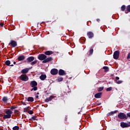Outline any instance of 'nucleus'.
<instances>
[{
	"mask_svg": "<svg viewBox=\"0 0 130 130\" xmlns=\"http://www.w3.org/2000/svg\"><path fill=\"white\" fill-rule=\"evenodd\" d=\"M95 104H96V105H98V106L101 105V103H95Z\"/></svg>",
	"mask_w": 130,
	"mask_h": 130,
	"instance_id": "c03bdc74",
	"label": "nucleus"
},
{
	"mask_svg": "<svg viewBox=\"0 0 130 130\" xmlns=\"http://www.w3.org/2000/svg\"><path fill=\"white\" fill-rule=\"evenodd\" d=\"M40 79L41 81H44L46 79V75L42 74L40 76Z\"/></svg>",
	"mask_w": 130,
	"mask_h": 130,
	"instance_id": "a211bd4d",
	"label": "nucleus"
},
{
	"mask_svg": "<svg viewBox=\"0 0 130 130\" xmlns=\"http://www.w3.org/2000/svg\"><path fill=\"white\" fill-rule=\"evenodd\" d=\"M27 113H28L29 114L31 115V114H33V113H34V112H33V111H32V110H29V111H27Z\"/></svg>",
	"mask_w": 130,
	"mask_h": 130,
	"instance_id": "e433bc0d",
	"label": "nucleus"
},
{
	"mask_svg": "<svg viewBox=\"0 0 130 130\" xmlns=\"http://www.w3.org/2000/svg\"><path fill=\"white\" fill-rule=\"evenodd\" d=\"M19 79L22 82H27L29 80V77L26 74H22L19 76Z\"/></svg>",
	"mask_w": 130,
	"mask_h": 130,
	"instance_id": "7ed1b4c3",
	"label": "nucleus"
},
{
	"mask_svg": "<svg viewBox=\"0 0 130 130\" xmlns=\"http://www.w3.org/2000/svg\"><path fill=\"white\" fill-rule=\"evenodd\" d=\"M39 98V96L38 95H36V99H38Z\"/></svg>",
	"mask_w": 130,
	"mask_h": 130,
	"instance_id": "a18cd8bd",
	"label": "nucleus"
},
{
	"mask_svg": "<svg viewBox=\"0 0 130 130\" xmlns=\"http://www.w3.org/2000/svg\"><path fill=\"white\" fill-rule=\"evenodd\" d=\"M18 107L17 106H12L11 107V109L13 110V109H16V108H17Z\"/></svg>",
	"mask_w": 130,
	"mask_h": 130,
	"instance_id": "4c0bfd02",
	"label": "nucleus"
},
{
	"mask_svg": "<svg viewBox=\"0 0 130 130\" xmlns=\"http://www.w3.org/2000/svg\"><path fill=\"white\" fill-rule=\"evenodd\" d=\"M130 12V5H128L126 7V10L125 11V14H128Z\"/></svg>",
	"mask_w": 130,
	"mask_h": 130,
	"instance_id": "aec40b11",
	"label": "nucleus"
},
{
	"mask_svg": "<svg viewBox=\"0 0 130 130\" xmlns=\"http://www.w3.org/2000/svg\"><path fill=\"white\" fill-rule=\"evenodd\" d=\"M29 110H30V106L27 107L23 109L24 112H28V111H29Z\"/></svg>",
	"mask_w": 130,
	"mask_h": 130,
	"instance_id": "5701e85b",
	"label": "nucleus"
},
{
	"mask_svg": "<svg viewBox=\"0 0 130 130\" xmlns=\"http://www.w3.org/2000/svg\"><path fill=\"white\" fill-rule=\"evenodd\" d=\"M20 127L19 126H15L14 127H13L12 129L13 130H19Z\"/></svg>",
	"mask_w": 130,
	"mask_h": 130,
	"instance_id": "2f4dec72",
	"label": "nucleus"
},
{
	"mask_svg": "<svg viewBox=\"0 0 130 130\" xmlns=\"http://www.w3.org/2000/svg\"><path fill=\"white\" fill-rule=\"evenodd\" d=\"M96 21H97V22H100V19L98 18V19H96Z\"/></svg>",
	"mask_w": 130,
	"mask_h": 130,
	"instance_id": "49530a36",
	"label": "nucleus"
},
{
	"mask_svg": "<svg viewBox=\"0 0 130 130\" xmlns=\"http://www.w3.org/2000/svg\"><path fill=\"white\" fill-rule=\"evenodd\" d=\"M104 89V87H100L98 88V92H101V91H103Z\"/></svg>",
	"mask_w": 130,
	"mask_h": 130,
	"instance_id": "7c9ffc66",
	"label": "nucleus"
},
{
	"mask_svg": "<svg viewBox=\"0 0 130 130\" xmlns=\"http://www.w3.org/2000/svg\"><path fill=\"white\" fill-rule=\"evenodd\" d=\"M36 118H37V117L36 116H34L31 117L30 120L31 121H33L34 120H37V119Z\"/></svg>",
	"mask_w": 130,
	"mask_h": 130,
	"instance_id": "cd10ccee",
	"label": "nucleus"
},
{
	"mask_svg": "<svg viewBox=\"0 0 130 130\" xmlns=\"http://www.w3.org/2000/svg\"><path fill=\"white\" fill-rule=\"evenodd\" d=\"M14 113H15V114H17V115H18V116H19V115H20V114H21V113H20V111H19V110H15L14 111Z\"/></svg>",
	"mask_w": 130,
	"mask_h": 130,
	"instance_id": "bb28decb",
	"label": "nucleus"
},
{
	"mask_svg": "<svg viewBox=\"0 0 130 130\" xmlns=\"http://www.w3.org/2000/svg\"><path fill=\"white\" fill-rule=\"evenodd\" d=\"M52 57H49L48 58H46L45 59H44L43 61V63H47V62H49V61H52Z\"/></svg>",
	"mask_w": 130,
	"mask_h": 130,
	"instance_id": "9d476101",
	"label": "nucleus"
},
{
	"mask_svg": "<svg viewBox=\"0 0 130 130\" xmlns=\"http://www.w3.org/2000/svg\"><path fill=\"white\" fill-rule=\"evenodd\" d=\"M24 59H25V56L22 55H20L18 57V60L19 61H21L22 60H24Z\"/></svg>",
	"mask_w": 130,
	"mask_h": 130,
	"instance_id": "6ab92c4d",
	"label": "nucleus"
},
{
	"mask_svg": "<svg viewBox=\"0 0 130 130\" xmlns=\"http://www.w3.org/2000/svg\"><path fill=\"white\" fill-rule=\"evenodd\" d=\"M50 73L53 76H55L58 74V70L56 69H53L51 70Z\"/></svg>",
	"mask_w": 130,
	"mask_h": 130,
	"instance_id": "6e6552de",
	"label": "nucleus"
},
{
	"mask_svg": "<svg viewBox=\"0 0 130 130\" xmlns=\"http://www.w3.org/2000/svg\"><path fill=\"white\" fill-rule=\"evenodd\" d=\"M97 110H99V108H98Z\"/></svg>",
	"mask_w": 130,
	"mask_h": 130,
	"instance_id": "864d4df0",
	"label": "nucleus"
},
{
	"mask_svg": "<svg viewBox=\"0 0 130 130\" xmlns=\"http://www.w3.org/2000/svg\"><path fill=\"white\" fill-rule=\"evenodd\" d=\"M27 101L28 102H33L34 101V98L33 97H28L27 98Z\"/></svg>",
	"mask_w": 130,
	"mask_h": 130,
	"instance_id": "b1692460",
	"label": "nucleus"
},
{
	"mask_svg": "<svg viewBox=\"0 0 130 130\" xmlns=\"http://www.w3.org/2000/svg\"><path fill=\"white\" fill-rule=\"evenodd\" d=\"M95 45H96L95 44H93L92 47H91V48H93L94 46H95Z\"/></svg>",
	"mask_w": 130,
	"mask_h": 130,
	"instance_id": "de8ad7c7",
	"label": "nucleus"
},
{
	"mask_svg": "<svg viewBox=\"0 0 130 130\" xmlns=\"http://www.w3.org/2000/svg\"><path fill=\"white\" fill-rule=\"evenodd\" d=\"M116 80H115V82H116V81H117L118 80H119V77H117V76L116 77Z\"/></svg>",
	"mask_w": 130,
	"mask_h": 130,
	"instance_id": "79ce46f5",
	"label": "nucleus"
},
{
	"mask_svg": "<svg viewBox=\"0 0 130 130\" xmlns=\"http://www.w3.org/2000/svg\"><path fill=\"white\" fill-rule=\"evenodd\" d=\"M14 64H16V61L13 62Z\"/></svg>",
	"mask_w": 130,
	"mask_h": 130,
	"instance_id": "3c124183",
	"label": "nucleus"
},
{
	"mask_svg": "<svg viewBox=\"0 0 130 130\" xmlns=\"http://www.w3.org/2000/svg\"><path fill=\"white\" fill-rule=\"evenodd\" d=\"M128 117H130V112L127 113Z\"/></svg>",
	"mask_w": 130,
	"mask_h": 130,
	"instance_id": "37998d69",
	"label": "nucleus"
},
{
	"mask_svg": "<svg viewBox=\"0 0 130 130\" xmlns=\"http://www.w3.org/2000/svg\"><path fill=\"white\" fill-rule=\"evenodd\" d=\"M26 60L27 62H32V61L34 60V57L29 56L26 59Z\"/></svg>",
	"mask_w": 130,
	"mask_h": 130,
	"instance_id": "4468645a",
	"label": "nucleus"
},
{
	"mask_svg": "<svg viewBox=\"0 0 130 130\" xmlns=\"http://www.w3.org/2000/svg\"><path fill=\"white\" fill-rule=\"evenodd\" d=\"M103 70H105L104 72H109V68L107 66H104L103 68Z\"/></svg>",
	"mask_w": 130,
	"mask_h": 130,
	"instance_id": "393cba45",
	"label": "nucleus"
},
{
	"mask_svg": "<svg viewBox=\"0 0 130 130\" xmlns=\"http://www.w3.org/2000/svg\"><path fill=\"white\" fill-rule=\"evenodd\" d=\"M57 80L58 82H61V81H63V78L58 77V78Z\"/></svg>",
	"mask_w": 130,
	"mask_h": 130,
	"instance_id": "473e14b6",
	"label": "nucleus"
},
{
	"mask_svg": "<svg viewBox=\"0 0 130 130\" xmlns=\"http://www.w3.org/2000/svg\"><path fill=\"white\" fill-rule=\"evenodd\" d=\"M93 49H91L89 50V55H91V54H93Z\"/></svg>",
	"mask_w": 130,
	"mask_h": 130,
	"instance_id": "72a5a7b5",
	"label": "nucleus"
},
{
	"mask_svg": "<svg viewBox=\"0 0 130 130\" xmlns=\"http://www.w3.org/2000/svg\"><path fill=\"white\" fill-rule=\"evenodd\" d=\"M118 117L119 119H127L128 118L127 115H125L124 113H120L118 114Z\"/></svg>",
	"mask_w": 130,
	"mask_h": 130,
	"instance_id": "20e7f679",
	"label": "nucleus"
},
{
	"mask_svg": "<svg viewBox=\"0 0 130 130\" xmlns=\"http://www.w3.org/2000/svg\"><path fill=\"white\" fill-rule=\"evenodd\" d=\"M54 99V96L51 95L49 98L46 99L45 101V102H49V101H51V100H52V99Z\"/></svg>",
	"mask_w": 130,
	"mask_h": 130,
	"instance_id": "2eb2a0df",
	"label": "nucleus"
},
{
	"mask_svg": "<svg viewBox=\"0 0 130 130\" xmlns=\"http://www.w3.org/2000/svg\"><path fill=\"white\" fill-rule=\"evenodd\" d=\"M0 82H1V80H0Z\"/></svg>",
	"mask_w": 130,
	"mask_h": 130,
	"instance_id": "5fc2aeb1",
	"label": "nucleus"
},
{
	"mask_svg": "<svg viewBox=\"0 0 130 130\" xmlns=\"http://www.w3.org/2000/svg\"><path fill=\"white\" fill-rule=\"evenodd\" d=\"M38 58L39 60H43V61L45 58H47V56L44 54H40L38 55Z\"/></svg>",
	"mask_w": 130,
	"mask_h": 130,
	"instance_id": "39448f33",
	"label": "nucleus"
},
{
	"mask_svg": "<svg viewBox=\"0 0 130 130\" xmlns=\"http://www.w3.org/2000/svg\"><path fill=\"white\" fill-rule=\"evenodd\" d=\"M29 70H30V69L29 68L24 69L22 70H21V74H23V75H25V74H27V73L29 72Z\"/></svg>",
	"mask_w": 130,
	"mask_h": 130,
	"instance_id": "ddd939ff",
	"label": "nucleus"
},
{
	"mask_svg": "<svg viewBox=\"0 0 130 130\" xmlns=\"http://www.w3.org/2000/svg\"><path fill=\"white\" fill-rule=\"evenodd\" d=\"M9 67H14V64H11L9 66Z\"/></svg>",
	"mask_w": 130,
	"mask_h": 130,
	"instance_id": "09e8293b",
	"label": "nucleus"
},
{
	"mask_svg": "<svg viewBox=\"0 0 130 130\" xmlns=\"http://www.w3.org/2000/svg\"><path fill=\"white\" fill-rule=\"evenodd\" d=\"M127 59H130V52L128 53Z\"/></svg>",
	"mask_w": 130,
	"mask_h": 130,
	"instance_id": "58836bf2",
	"label": "nucleus"
},
{
	"mask_svg": "<svg viewBox=\"0 0 130 130\" xmlns=\"http://www.w3.org/2000/svg\"><path fill=\"white\" fill-rule=\"evenodd\" d=\"M87 35L90 39H92L94 37V34L92 31L87 32Z\"/></svg>",
	"mask_w": 130,
	"mask_h": 130,
	"instance_id": "f8f14e48",
	"label": "nucleus"
},
{
	"mask_svg": "<svg viewBox=\"0 0 130 130\" xmlns=\"http://www.w3.org/2000/svg\"><path fill=\"white\" fill-rule=\"evenodd\" d=\"M30 86L32 88L31 91H37L38 88L36 86L38 85L37 82L36 81H32L30 83Z\"/></svg>",
	"mask_w": 130,
	"mask_h": 130,
	"instance_id": "f03ea898",
	"label": "nucleus"
},
{
	"mask_svg": "<svg viewBox=\"0 0 130 130\" xmlns=\"http://www.w3.org/2000/svg\"><path fill=\"white\" fill-rule=\"evenodd\" d=\"M6 114L4 115L3 116V119H8L9 118H11L12 117V114H13V111L10 109H7L5 112Z\"/></svg>",
	"mask_w": 130,
	"mask_h": 130,
	"instance_id": "f257e3e1",
	"label": "nucleus"
},
{
	"mask_svg": "<svg viewBox=\"0 0 130 130\" xmlns=\"http://www.w3.org/2000/svg\"><path fill=\"white\" fill-rule=\"evenodd\" d=\"M119 51H115L113 54V58H114V59H118L119 58Z\"/></svg>",
	"mask_w": 130,
	"mask_h": 130,
	"instance_id": "0eeeda50",
	"label": "nucleus"
},
{
	"mask_svg": "<svg viewBox=\"0 0 130 130\" xmlns=\"http://www.w3.org/2000/svg\"><path fill=\"white\" fill-rule=\"evenodd\" d=\"M21 104H22V105H27V104H26V103H25V102H23V101H21Z\"/></svg>",
	"mask_w": 130,
	"mask_h": 130,
	"instance_id": "ea45409f",
	"label": "nucleus"
},
{
	"mask_svg": "<svg viewBox=\"0 0 130 130\" xmlns=\"http://www.w3.org/2000/svg\"><path fill=\"white\" fill-rule=\"evenodd\" d=\"M68 119V118H67L66 117H65V120H66V121H67V120Z\"/></svg>",
	"mask_w": 130,
	"mask_h": 130,
	"instance_id": "8fccbe9b",
	"label": "nucleus"
},
{
	"mask_svg": "<svg viewBox=\"0 0 130 130\" xmlns=\"http://www.w3.org/2000/svg\"><path fill=\"white\" fill-rule=\"evenodd\" d=\"M121 10L122 12H124V11H125V5H122V6L121 7Z\"/></svg>",
	"mask_w": 130,
	"mask_h": 130,
	"instance_id": "c85d7f7f",
	"label": "nucleus"
},
{
	"mask_svg": "<svg viewBox=\"0 0 130 130\" xmlns=\"http://www.w3.org/2000/svg\"><path fill=\"white\" fill-rule=\"evenodd\" d=\"M102 95V92H98L94 95V97L95 98H96L97 99H98L99 98H101Z\"/></svg>",
	"mask_w": 130,
	"mask_h": 130,
	"instance_id": "dca6fc26",
	"label": "nucleus"
},
{
	"mask_svg": "<svg viewBox=\"0 0 130 130\" xmlns=\"http://www.w3.org/2000/svg\"><path fill=\"white\" fill-rule=\"evenodd\" d=\"M0 26H1V27H4V23L3 22L0 23Z\"/></svg>",
	"mask_w": 130,
	"mask_h": 130,
	"instance_id": "a19ab883",
	"label": "nucleus"
},
{
	"mask_svg": "<svg viewBox=\"0 0 130 130\" xmlns=\"http://www.w3.org/2000/svg\"><path fill=\"white\" fill-rule=\"evenodd\" d=\"M45 55H51V54H53V51H47L44 53Z\"/></svg>",
	"mask_w": 130,
	"mask_h": 130,
	"instance_id": "f3484780",
	"label": "nucleus"
},
{
	"mask_svg": "<svg viewBox=\"0 0 130 130\" xmlns=\"http://www.w3.org/2000/svg\"><path fill=\"white\" fill-rule=\"evenodd\" d=\"M5 64L6 66H8V67H10V65L11 64V61L7 60L5 61Z\"/></svg>",
	"mask_w": 130,
	"mask_h": 130,
	"instance_id": "a878e982",
	"label": "nucleus"
},
{
	"mask_svg": "<svg viewBox=\"0 0 130 130\" xmlns=\"http://www.w3.org/2000/svg\"><path fill=\"white\" fill-rule=\"evenodd\" d=\"M37 60H35V61H32L30 63L31 66H34V64H36L37 63Z\"/></svg>",
	"mask_w": 130,
	"mask_h": 130,
	"instance_id": "c756f323",
	"label": "nucleus"
},
{
	"mask_svg": "<svg viewBox=\"0 0 130 130\" xmlns=\"http://www.w3.org/2000/svg\"><path fill=\"white\" fill-rule=\"evenodd\" d=\"M9 45H11V46H12V47H16V46H17L18 45L15 41L11 40L9 43Z\"/></svg>",
	"mask_w": 130,
	"mask_h": 130,
	"instance_id": "1a4fd4ad",
	"label": "nucleus"
},
{
	"mask_svg": "<svg viewBox=\"0 0 130 130\" xmlns=\"http://www.w3.org/2000/svg\"><path fill=\"white\" fill-rule=\"evenodd\" d=\"M37 94V95H39V92H38Z\"/></svg>",
	"mask_w": 130,
	"mask_h": 130,
	"instance_id": "603ef678",
	"label": "nucleus"
},
{
	"mask_svg": "<svg viewBox=\"0 0 130 130\" xmlns=\"http://www.w3.org/2000/svg\"><path fill=\"white\" fill-rule=\"evenodd\" d=\"M8 100H9V99H8L7 96H4L2 99V101H3L4 103H7Z\"/></svg>",
	"mask_w": 130,
	"mask_h": 130,
	"instance_id": "412c9836",
	"label": "nucleus"
},
{
	"mask_svg": "<svg viewBox=\"0 0 130 130\" xmlns=\"http://www.w3.org/2000/svg\"><path fill=\"white\" fill-rule=\"evenodd\" d=\"M58 75L59 76H66L67 75V73L64 71V70L62 69H60L58 72Z\"/></svg>",
	"mask_w": 130,
	"mask_h": 130,
	"instance_id": "9b49d317",
	"label": "nucleus"
},
{
	"mask_svg": "<svg viewBox=\"0 0 130 130\" xmlns=\"http://www.w3.org/2000/svg\"><path fill=\"white\" fill-rule=\"evenodd\" d=\"M120 126L122 127V128H125V127H129L130 126V122L127 123H125L124 122H121L120 123Z\"/></svg>",
	"mask_w": 130,
	"mask_h": 130,
	"instance_id": "423d86ee",
	"label": "nucleus"
},
{
	"mask_svg": "<svg viewBox=\"0 0 130 130\" xmlns=\"http://www.w3.org/2000/svg\"><path fill=\"white\" fill-rule=\"evenodd\" d=\"M116 83V84H121L122 83V80H119V81H116L115 82Z\"/></svg>",
	"mask_w": 130,
	"mask_h": 130,
	"instance_id": "c9c22d12",
	"label": "nucleus"
},
{
	"mask_svg": "<svg viewBox=\"0 0 130 130\" xmlns=\"http://www.w3.org/2000/svg\"><path fill=\"white\" fill-rule=\"evenodd\" d=\"M117 110L114 111H112L110 112V113H109L107 115L108 116H110L111 115H112L113 114H114V113H116V112H117Z\"/></svg>",
	"mask_w": 130,
	"mask_h": 130,
	"instance_id": "4be33fe9",
	"label": "nucleus"
},
{
	"mask_svg": "<svg viewBox=\"0 0 130 130\" xmlns=\"http://www.w3.org/2000/svg\"><path fill=\"white\" fill-rule=\"evenodd\" d=\"M111 90H112V87H110L107 88L106 89V91H107V92H108V91H111Z\"/></svg>",
	"mask_w": 130,
	"mask_h": 130,
	"instance_id": "f704fd0d",
	"label": "nucleus"
}]
</instances>
